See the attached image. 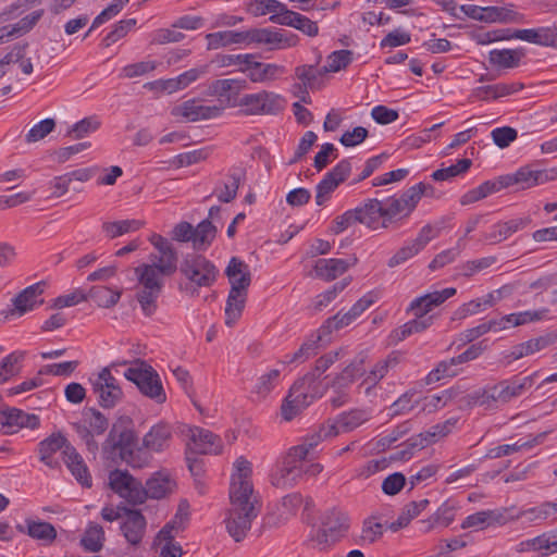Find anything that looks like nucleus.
<instances>
[{
  "label": "nucleus",
  "mask_w": 557,
  "mask_h": 557,
  "mask_svg": "<svg viewBox=\"0 0 557 557\" xmlns=\"http://www.w3.org/2000/svg\"><path fill=\"white\" fill-rule=\"evenodd\" d=\"M177 255L150 253L149 263H141L135 268L139 289L136 299L146 317L157 311V300L162 293L166 276L177 271Z\"/></svg>",
  "instance_id": "f257e3e1"
},
{
  "label": "nucleus",
  "mask_w": 557,
  "mask_h": 557,
  "mask_svg": "<svg viewBox=\"0 0 557 557\" xmlns=\"http://www.w3.org/2000/svg\"><path fill=\"white\" fill-rule=\"evenodd\" d=\"M103 453L113 455L119 453L120 458L132 468H143L149 461L148 454L138 446V436L128 417H120L112 425L102 444Z\"/></svg>",
  "instance_id": "f03ea898"
},
{
  "label": "nucleus",
  "mask_w": 557,
  "mask_h": 557,
  "mask_svg": "<svg viewBox=\"0 0 557 557\" xmlns=\"http://www.w3.org/2000/svg\"><path fill=\"white\" fill-rule=\"evenodd\" d=\"M124 376L133 382L143 395L153 399L157 404H163L166 400L160 375L145 360H134L132 367L124 372Z\"/></svg>",
  "instance_id": "7ed1b4c3"
},
{
  "label": "nucleus",
  "mask_w": 557,
  "mask_h": 557,
  "mask_svg": "<svg viewBox=\"0 0 557 557\" xmlns=\"http://www.w3.org/2000/svg\"><path fill=\"white\" fill-rule=\"evenodd\" d=\"M250 498L251 496L246 494L237 495L236 492L230 495L232 508L226 519V529L236 542H240L246 536L251 528V521L258 516V509Z\"/></svg>",
  "instance_id": "20e7f679"
},
{
  "label": "nucleus",
  "mask_w": 557,
  "mask_h": 557,
  "mask_svg": "<svg viewBox=\"0 0 557 557\" xmlns=\"http://www.w3.org/2000/svg\"><path fill=\"white\" fill-rule=\"evenodd\" d=\"M180 271L195 287H210L219 275L218 268L209 259L196 253L183 259Z\"/></svg>",
  "instance_id": "39448f33"
},
{
  "label": "nucleus",
  "mask_w": 557,
  "mask_h": 557,
  "mask_svg": "<svg viewBox=\"0 0 557 557\" xmlns=\"http://www.w3.org/2000/svg\"><path fill=\"white\" fill-rule=\"evenodd\" d=\"M128 361L113 362L111 366L103 368L95 379H90L92 392L98 396V404L110 409L115 407L123 398V391L117 380L111 373V368L115 366H125Z\"/></svg>",
  "instance_id": "423d86ee"
},
{
  "label": "nucleus",
  "mask_w": 557,
  "mask_h": 557,
  "mask_svg": "<svg viewBox=\"0 0 557 557\" xmlns=\"http://www.w3.org/2000/svg\"><path fill=\"white\" fill-rule=\"evenodd\" d=\"M109 485L114 493L133 506L146 502L141 481L133 476L127 470L115 469L111 471Z\"/></svg>",
  "instance_id": "0eeeda50"
},
{
  "label": "nucleus",
  "mask_w": 557,
  "mask_h": 557,
  "mask_svg": "<svg viewBox=\"0 0 557 557\" xmlns=\"http://www.w3.org/2000/svg\"><path fill=\"white\" fill-rule=\"evenodd\" d=\"M347 529V516L333 509L323 516L321 528L312 535L311 541L322 550L335 543Z\"/></svg>",
  "instance_id": "6e6552de"
},
{
  "label": "nucleus",
  "mask_w": 557,
  "mask_h": 557,
  "mask_svg": "<svg viewBox=\"0 0 557 557\" xmlns=\"http://www.w3.org/2000/svg\"><path fill=\"white\" fill-rule=\"evenodd\" d=\"M238 106L246 108L243 110L246 115L276 114L283 109V99L274 92L263 90L244 95L240 97Z\"/></svg>",
  "instance_id": "1a4fd4ad"
},
{
  "label": "nucleus",
  "mask_w": 557,
  "mask_h": 557,
  "mask_svg": "<svg viewBox=\"0 0 557 557\" xmlns=\"http://www.w3.org/2000/svg\"><path fill=\"white\" fill-rule=\"evenodd\" d=\"M248 39L249 44L265 45L269 46L270 50L295 47L299 41L296 34L273 27L249 29Z\"/></svg>",
  "instance_id": "9d476101"
},
{
  "label": "nucleus",
  "mask_w": 557,
  "mask_h": 557,
  "mask_svg": "<svg viewBox=\"0 0 557 557\" xmlns=\"http://www.w3.org/2000/svg\"><path fill=\"white\" fill-rule=\"evenodd\" d=\"M351 172L349 159L341 160L331 171H329L322 181L317 185L315 202L318 206L324 205L332 193L345 182Z\"/></svg>",
  "instance_id": "9b49d317"
},
{
  "label": "nucleus",
  "mask_w": 557,
  "mask_h": 557,
  "mask_svg": "<svg viewBox=\"0 0 557 557\" xmlns=\"http://www.w3.org/2000/svg\"><path fill=\"white\" fill-rule=\"evenodd\" d=\"M181 433L189 438L187 446L190 453L206 455L220 451V438L209 430L183 425Z\"/></svg>",
  "instance_id": "f8f14e48"
},
{
  "label": "nucleus",
  "mask_w": 557,
  "mask_h": 557,
  "mask_svg": "<svg viewBox=\"0 0 557 557\" xmlns=\"http://www.w3.org/2000/svg\"><path fill=\"white\" fill-rule=\"evenodd\" d=\"M45 286V282H38L26 287L12 299L14 308L2 310L0 315L7 320L10 315L17 314L21 317L26 312L32 311L44 302V299H39V297L42 295Z\"/></svg>",
  "instance_id": "ddd939ff"
},
{
  "label": "nucleus",
  "mask_w": 557,
  "mask_h": 557,
  "mask_svg": "<svg viewBox=\"0 0 557 557\" xmlns=\"http://www.w3.org/2000/svg\"><path fill=\"white\" fill-rule=\"evenodd\" d=\"M504 176L507 182V187L517 184L520 185L522 189H527L555 180L557 177V171L554 169L539 170L534 169L533 165H525L520 168L516 173Z\"/></svg>",
  "instance_id": "4468645a"
},
{
  "label": "nucleus",
  "mask_w": 557,
  "mask_h": 557,
  "mask_svg": "<svg viewBox=\"0 0 557 557\" xmlns=\"http://www.w3.org/2000/svg\"><path fill=\"white\" fill-rule=\"evenodd\" d=\"M0 424L5 434H13L22 428L37 429L40 419L37 414L27 413L21 409L3 406L0 408Z\"/></svg>",
  "instance_id": "2eb2a0df"
},
{
  "label": "nucleus",
  "mask_w": 557,
  "mask_h": 557,
  "mask_svg": "<svg viewBox=\"0 0 557 557\" xmlns=\"http://www.w3.org/2000/svg\"><path fill=\"white\" fill-rule=\"evenodd\" d=\"M246 82L224 78L212 82L208 87V95L218 97L221 106L224 108H234L238 106L239 92L245 88Z\"/></svg>",
  "instance_id": "dca6fc26"
},
{
  "label": "nucleus",
  "mask_w": 557,
  "mask_h": 557,
  "mask_svg": "<svg viewBox=\"0 0 557 557\" xmlns=\"http://www.w3.org/2000/svg\"><path fill=\"white\" fill-rule=\"evenodd\" d=\"M126 512L120 530L129 545L138 546L146 533L147 520L140 510L131 508Z\"/></svg>",
  "instance_id": "f3484780"
},
{
  "label": "nucleus",
  "mask_w": 557,
  "mask_h": 557,
  "mask_svg": "<svg viewBox=\"0 0 557 557\" xmlns=\"http://www.w3.org/2000/svg\"><path fill=\"white\" fill-rule=\"evenodd\" d=\"M555 343H557V330L549 331L539 337L515 345L506 358L509 359L508 362H511L512 360H518L541 351Z\"/></svg>",
  "instance_id": "a211bd4d"
},
{
  "label": "nucleus",
  "mask_w": 557,
  "mask_h": 557,
  "mask_svg": "<svg viewBox=\"0 0 557 557\" xmlns=\"http://www.w3.org/2000/svg\"><path fill=\"white\" fill-rule=\"evenodd\" d=\"M176 488V482L166 471L153 473L144 485L146 500L148 498L161 499L172 494Z\"/></svg>",
  "instance_id": "6ab92c4d"
},
{
  "label": "nucleus",
  "mask_w": 557,
  "mask_h": 557,
  "mask_svg": "<svg viewBox=\"0 0 557 557\" xmlns=\"http://www.w3.org/2000/svg\"><path fill=\"white\" fill-rule=\"evenodd\" d=\"M357 262L358 259L355 256L349 259H319L315 262L313 270L317 277L326 282H331L337 276L342 275Z\"/></svg>",
  "instance_id": "aec40b11"
},
{
  "label": "nucleus",
  "mask_w": 557,
  "mask_h": 557,
  "mask_svg": "<svg viewBox=\"0 0 557 557\" xmlns=\"http://www.w3.org/2000/svg\"><path fill=\"white\" fill-rule=\"evenodd\" d=\"M306 473L304 465H297L292 458H284L275 473L271 475V483L277 488L293 487Z\"/></svg>",
  "instance_id": "412c9836"
},
{
  "label": "nucleus",
  "mask_w": 557,
  "mask_h": 557,
  "mask_svg": "<svg viewBox=\"0 0 557 557\" xmlns=\"http://www.w3.org/2000/svg\"><path fill=\"white\" fill-rule=\"evenodd\" d=\"M530 223L531 219L529 216L516 218L506 222H498L493 225L491 232L484 234L483 239L491 245L498 244L506 240L513 233L525 228Z\"/></svg>",
  "instance_id": "4be33fe9"
},
{
  "label": "nucleus",
  "mask_w": 557,
  "mask_h": 557,
  "mask_svg": "<svg viewBox=\"0 0 557 557\" xmlns=\"http://www.w3.org/2000/svg\"><path fill=\"white\" fill-rule=\"evenodd\" d=\"M509 511L508 508L478 511L463 520L461 529H484L492 524H505L508 521Z\"/></svg>",
  "instance_id": "5701e85b"
},
{
  "label": "nucleus",
  "mask_w": 557,
  "mask_h": 557,
  "mask_svg": "<svg viewBox=\"0 0 557 557\" xmlns=\"http://www.w3.org/2000/svg\"><path fill=\"white\" fill-rule=\"evenodd\" d=\"M172 438V426L164 421L154 424L143 438L144 450L160 453L169 447Z\"/></svg>",
  "instance_id": "b1692460"
},
{
  "label": "nucleus",
  "mask_w": 557,
  "mask_h": 557,
  "mask_svg": "<svg viewBox=\"0 0 557 557\" xmlns=\"http://www.w3.org/2000/svg\"><path fill=\"white\" fill-rule=\"evenodd\" d=\"M225 275L228 278L231 288L248 293V287L251 284V272L248 264L236 257H232L225 269Z\"/></svg>",
  "instance_id": "393cba45"
},
{
  "label": "nucleus",
  "mask_w": 557,
  "mask_h": 557,
  "mask_svg": "<svg viewBox=\"0 0 557 557\" xmlns=\"http://www.w3.org/2000/svg\"><path fill=\"white\" fill-rule=\"evenodd\" d=\"M234 467L236 472L232 476L230 494L236 492L237 495L246 494V496H251L253 491L250 482L252 473L251 462L244 457H239L236 459Z\"/></svg>",
  "instance_id": "a878e982"
},
{
  "label": "nucleus",
  "mask_w": 557,
  "mask_h": 557,
  "mask_svg": "<svg viewBox=\"0 0 557 557\" xmlns=\"http://www.w3.org/2000/svg\"><path fill=\"white\" fill-rule=\"evenodd\" d=\"M354 210L358 218V222L372 230H377L379 226H381V218L384 220L383 202L377 199H368L364 203Z\"/></svg>",
  "instance_id": "bb28decb"
},
{
  "label": "nucleus",
  "mask_w": 557,
  "mask_h": 557,
  "mask_svg": "<svg viewBox=\"0 0 557 557\" xmlns=\"http://www.w3.org/2000/svg\"><path fill=\"white\" fill-rule=\"evenodd\" d=\"M63 460L78 483L85 487L91 486L88 468L73 446H66V450H63Z\"/></svg>",
  "instance_id": "cd10ccee"
},
{
  "label": "nucleus",
  "mask_w": 557,
  "mask_h": 557,
  "mask_svg": "<svg viewBox=\"0 0 557 557\" xmlns=\"http://www.w3.org/2000/svg\"><path fill=\"white\" fill-rule=\"evenodd\" d=\"M506 38H516L540 46H554L557 41V33L550 27L517 29Z\"/></svg>",
  "instance_id": "c85d7f7f"
},
{
  "label": "nucleus",
  "mask_w": 557,
  "mask_h": 557,
  "mask_svg": "<svg viewBox=\"0 0 557 557\" xmlns=\"http://www.w3.org/2000/svg\"><path fill=\"white\" fill-rule=\"evenodd\" d=\"M239 71L247 72L251 82L261 83L273 79L277 73L284 72V67L277 64L258 62L255 54H252L248 65L239 67Z\"/></svg>",
  "instance_id": "c756f323"
},
{
  "label": "nucleus",
  "mask_w": 557,
  "mask_h": 557,
  "mask_svg": "<svg viewBox=\"0 0 557 557\" xmlns=\"http://www.w3.org/2000/svg\"><path fill=\"white\" fill-rule=\"evenodd\" d=\"M208 50H216L234 44H249L248 30H223L206 35Z\"/></svg>",
  "instance_id": "7c9ffc66"
},
{
  "label": "nucleus",
  "mask_w": 557,
  "mask_h": 557,
  "mask_svg": "<svg viewBox=\"0 0 557 557\" xmlns=\"http://www.w3.org/2000/svg\"><path fill=\"white\" fill-rule=\"evenodd\" d=\"M523 88L521 83H499L495 85H487L476 87L472 90V97L480 100L498 99L505 96L512 95Z\"/></svg>",
  "instance_id": "2f4dec72"
},
{
  "label": "nucleus",
  "mask_w": 557,
  "mask_h": 557,
  "mask_svg": "<svg viewBox=\"0 0 557 557\" xmlns=\"http://www.w3.org/2000/svg\"><path fill=\"white\" fill-rule=\"evenodd\" d=\"M312 399L308 396V392L298 391L294 392L293 386L290 387L289 394L285 398L282 405V417L286 421H290L296 417L302 409H305Z\"/></svg>",
  "instance_id": "473e14b6"
},
{
  "label": "nucleus",
  "mask_w": 557,
  "mask_h": 557,
  "mask_svg": "<svg viewBox=\"0 0 557 557\" xmlns=\"http://www.w3.org/2000/svg\"><path fill=\"white\" fill-rule=\"evenodd\" d=\"M469 397L474 405L485 406L486 408H497L499 405H504L499 382L475 391Z\"/></svg>",
  "instance_id": "72a5a7b5"
},
{
  "label": "nucleus",
  "mask_w": 557,
  "mask_h": 557,
  "mask_svg": "<svg viewBox=\"0 0 557 557\" xmlns=\"http://www.w3.org/2000/svg\"><path fill=\"white\" fill-rule=\"evenodd\" d=\"M248 293L239 292L237 288H231L225 307V324L232 326L242 315L245 308Z\"/></svg>",
  "instance_id": "f704fd0d"
},
{
  "label": "nucleus",
  "mask_w": 557,
  "mask_h": 557,
  "mask_svg": "<svg viewBox=\"0 0 557 557\" xmlns=\"http://www.w3.org/2000/svg\"><path fill=\"white\" fill-rule=\"evenodd\" d=\"M25 522L27 523L26 534L41 542L42 545H50L57 539V530L51 523L33 519H26Z\"/></svg>",
  "instance_id": "c9c22d12"
},
{
  "label": "nucleus",
  "mask_w": 557,
  "mask_h": 557,
  "mask_svg": "<svg viewBox=\"0 0 557 557\" xmlns=\"http://www.w3.org/2000/svg\"><path fill=\"white\" fill-rule=\"evenodd\" d=\"M363 361V358H359L350 362L339 374H337L332 380L330 387L333 389H343L351 384L357 377L364 373Z\"/></svg>",
  "instance_id": "e433bc0d"
},
{
  "label": "nucleus",
  "mask_w": 557,
  "mask_h": 557,
  "mask_svg": "<svg viewBox=\"0 0 557 557\" xmlns=\"http://www.w3.org/2000/svg\"><path fill=\"white\" fill-rule=\"evenodd\" d=\"M429 504V499L410 502L404 507L398 518L393 521L388 528L393 532H397L398 530L407 527L413 518L418 517L428 507Z\"/></svg>",
  "instance_id": "4c0bfd02"
},
{
  "label": "nucleus",
  "mask_w": 557,
  "mask_h": 557,
  "mask_svg": "<svg viewBox=\"0 0 557 557\" xmlns=\"http://www.w3.org/2000/svg\"><path fill=\"white\" fill-rule=\"evenodd\" d=\"M194 232L193 247L195 250L201 251L206 250L211 245L218 230L209 219H206L194 227Z\"/></svg>",
  "instance_id": "58836bf2"
},
{
  "label": "nucleus",
  "mask_w": 557,
  "mask_h": 557,
  "mask_svg": "<svg viewBox=\"0 0 557 557\" xmlns=\"http://www.w3.org/2000/svg\"><path fill=\"white\" fill-rule=\"evenodd\" d=\"M87 295V299L90 298L94 300L97 306L101 308H111L114 307L122 295L121 290H113L108 286H92Z\"/></svg>",
  "instance_id": "ea45409f"
},
{
  "label": "nucleus",
  "mask_w": 557,
  "mask_h": 557,
  "mask_svg": "<svg viewBox=\"0 0 557 557\" xmlns=\"http://www.w3.org/2000/svg\"><path fill=\"white\" fill-rule=\"evenodd\" d=\"M320 375L321 374H319L314 368L313 371L308 372L300 380L296 381L293 384V391H306L308 392V396L310 397V399L322 397L325 389L330 387V384H326L324 387H321L317 383V380L319 379Z\"/></svg>",
  "instance_id": "a19ab883"
},
{
  "label": "nucleus",
  "mask_w": 557,
  "mask_h": 557,
  "mask_svg": "<svg viewBox=\"0 0 557 557\" xmlns=\"http://www.w3.org/2000/svg\"><path fill=\"white\" fill-rule=\"evenodd\" d=\"M320 375L321 374H319L314 368L313 371L308 372L300 380L296 381L293 384V391H306L308 392V396L310 397V399L322 397L325 389L330 387V384H326L324 387H321L317 383V380L319 379Z\"/></svg>",
  "instance_id": "79ce46f5"
},
{
  "label": "nucleus",
  "mask_w": 557,
  "mask_h": 557,
  "mask_svg": "<svg viewBox=\"0 0 557 557\" xmlns=\"http://www.w3.org/2000/svg\"><path fill=\"white\" fill-rule=\"evenodd\" d=\"M523 52L511 49H494L490 52V63L503 69H513L519 65Z\"/></svg>",
  "instance_id": "37998d69"
},
{
  "label": "nucleus",
  "mask_w": 557,
  "mask_h": 557,
  "mask_svg": "<svg viewBox=\"0 0 557 557\" xmlns=\"http://www.w3.org/2000/svg\"><path fill=\"white\" fill-rule=\"evenodd\" d=\"M325 335L326 334H323L319 331L318 336H311L310 338L302 343V345L296 352H294L290 356H286V360L284 361V363H302L310 357L315 356L318 354L319 342H321L323 339V336Z\"/></svg>",
  "instance_id": "c03bdc74"
},
{
  "label": "nucleus",
  "mask_w": 557,
  "mask_h": 557,
  "mask_svg": "<svg viewBox=\"0 0 557 557\" xmlns=\"http://www.w3.org/2000/svg\"><path fill=\"white\" fill-rule=\"evenodd\" d=\"M104 541V531L99 524H90L81 539V544L85 550L98 553L102 549Z\"/></svg>",
  "instance_id": "a18cd8bd"
},
{
  "label": "nucleus",
  "mask_w": 557,
  "mask_h": 557,
  "mask_svg": "<svg viewBox=\"0 0 557 557\" xmlns=\"http://www.w3.org/2000/svg\"><path fill=\"white\" fill-rule=\"evenodd\" d=\"M325 73L321 69H317L315 65H299L295 69V76L300 81L299 84L310 87L311 90L319 89L321 87L320 78Z\"/></svg>",
  "instance_id": "49530a36"
},
{
  "label": "nucleus",
  "mask_w": 557,
  "mask_h": 557,
  "mask_svg": "<svg viewBox=\"0 0 557 557\" xmlns=\"http://www.w3.org/2000/svg\"><path fill=\"white\" fill-rule=\"evenodd\" d=\"M66 446L72 445L61 433H52L38 444L39 459L45 460L48 455L53 456L60 449L66 450Z\"/></svg>",
  "instance_id": "de8ad7c7"
},
{
  "label": "nucleus",
  "mask_w": 557,
  "mask_h": 557,
  "mask_svg": "<svg viewBox=\"0 0 557 557\" xmlns=\"http://www.w3.org/2000/svg\"><path fill=\"white\" fill-rule=\"evenodd\" d=\"M144 225L143 221L139 220H122L115 222H104L102 230L110 238L122 236L126 233L139 230Z\"/></svg>",
  "instance_id": "09e8293b"
},
{
  "label": "nucleus",
  "mask_w": 557,
  "mask_h": 557,
  "mask_svg": "<svg viewBox=\"0 0 557 557\" xmlns=\"http://www.w3.org/2000/svg\"><path fill=\"white\" fill-rule=\"evenodd\" d=\"M426 190H431L432 193H434V188L432 185L419 183L408 188L401 195L403 201H405V206H407V212L405 213V216H407L411 211H413L422 196L426 194Z\"/></svg>",
  "instance_id": "8fccbe9b"
},
{
  "label": "nucleus",
  "mask_w": 557,
  "mask_h": 557,
  "mask_svg": "<svg viewBox=\"0 0 557 557\" xmlns=\"http://www.w3.org/2000/svg\"><path fill=\"white\" fill-rule=\"evenodd\" d=\"M352 51L337 50L333 51L329 57V64L322 66L323 73L338 72L346 69L352 62Z\"/></svg>",
  "instance_id": "3c124183"
},
{
  "label": "nucleus",
  "mask_w": 557,
  "mask_h": 557,
  "mask_svg": "<svg viewBox=\"0 0 557 557\" xmlns=\"http://www.w3.org/2000/svg\"><path fill=\"white\" fill-rule=\"evenodd\" d=\"M471 165L472 161L470 159H460L456 164L434 171L432 173V178L437 182L447 181L467 172Z\"/></svg>",
  "instance_id": "603ef678"
},
{
  "label": "nucleus",
  "mask_w": 557,
  "mask_h": 557,
  "mask_svg": "<svg viewBox=\"0 0 557 557\" xmlns=\"http://www.w3.org/2000/svg\"><path fill=\"white\" fill-rule=\"evenodd\" d=\"M57 126L55 120L48 117L39 123L35 124L26 134L25 141L27 144L37 143L48 136L51 132L54 131Z\"/></svg>",
  "instance_id": "864d4df0"
},
{
  "label": "nucleus",
  "mask_w": 557,
  "mask_h": 557,
  "mask_svg": "<svg viewBox=\"0 0 557 557\" xmlns=\"http://www.w3.org/2000/svg\"><path fill=\"white\" fill-rule=\"evenodd\" d=\"M384 209V220L381 223V227L387 228L392 220L401 213L407 212V206H405V201H403V197L399 198L391 197L385 203H383Z\"/></svg>",
  "instance_id": "5fc2aeb1"
},
{
  "label": "nucleus",
  "mask_w": 557,
  "mask_h": 557,
  "mask_svg": "<svg viewBox=\"0 0 557 557\" xmlns=\"http://www.w3.org/2000/svg\"><path fill=\"white\" fill-rule=\"evenodd\" d=\"M549 506L550 502H545L537 507L519 510L515 515L509 516L508 520L520 519L522 517H525L529 522L545 520L550 516Z\"/></svg>",
  "instance_id": "6e6d98bb"
},
{
  "label": "nucleus",
  "mask_w": 557,
  "mask_h": 557,
  "mask_svg": "<svg viewBox=\"0 0 557 557\" xmlns=\"http://www.w3.org/2000/svg\"><path fill=\"white\" fill-rule=\"evenodd\" d=\"M357 314L352 313V310H348L347 312L343 313L338 312L332 318H329L324 324L320 327V332L323 334H331L333 330H338L344 326L349 325L352 321L357 319Z\"/></svg>",
  "instance_id": "4d7b16f0"
},
{
  "label": "nucleus",
  "mask_w": 557,
  "mask_h": 557,
  "mask_svg": "<svg viewBox=\"0 0 557 557\" xmlns=\"http://www.w3.org/2000/svg\"><path fill=\"white\" fill-rule=\"evenodd\" d=\"M128 2L129 0H113L108 8H106L100 14H98L95 17L91 27L87 32L86 36H88L94 29H96L103 23L116 16Z\"/></svg>",
  "instance_id": "13d9d810"
},
{
  "label": "nucleus",
  "mask_w": 557,
  "mask_h": 557,
  "mask_svg": "<svg viewBox=\"0 0 557 557\" xmlns=\"http://www.w3.org/2000/svg\"><path fill=\"white\" fill-rule=\"evenodd\" d=\"M99 126L100 122L96 117L88 116L75 123L72 128L69 129L67 136L74 139H81L86 135L96 132Z\"/></svg>",
  "instance_id": "bf43d9fd"
},
{
  "label": "nucleus",
  "mask_w": 557,
  "mask_h": 557,
  "mask_svg": "<svg viewBox=\"0 0 557 557\" xmlns=\"http://www.w3.org/2000/svg\"><path fill=\"white\" fill-rule=\"evenodd\" d=\"M368 420L362 410H351L338 416V424L343 432H350Z\"/></svg>",
  "instance_id": "052dcab7"
},
{
  "label": "nucleus",
  "mask_w": 557,
  "mask_h": 557,
  "mask_svg": "<svg viewBox=\"0 0 557 557\" xmlns=\"http://www.w3.org/2000/svg\"><path fill=\"white\" fill-rule=\"evenodd\" d=\"M44 10H37L21 18L10 30L7 32L8 37L18 34L28 33L41 18Z\"/></svg>",
  "instance_id": "680f3d73"
},
{
  "label": "nucleus",
  "mask_w": 557,
  "mask_h": 557,
  "mask_svg": "<svg viewBox=\"0 0 557 557\" xmlns=\"http://www.w3.org/2000/svg\"><path fill=\"white\" fill-rule=\"evenodd\" d=\"M457 290L454 287H447L443 290H436L433 293L425 294L421 297L416 298V305L428 301L431 309L442 305L445 300L456 295Z\"/></svg>",
  "instance_id": "e2e57ef3"
},
{
  "label": "nucleus",
  "mask_w": 557,
  "mask_h": 557,
  "mask_svg": "<svg viewBox=\"0 0 557 557\" xmlns=\"http://www.w3.org/2000/svg\"><path fill=\"white\" fill-rule=\"evenodd\" d=\"M136 25L135 18L122 20L114 25V28L103 39L104 46L109 47L123 38Z\"/></svg>",
  "instance_id": "0e129e2a"
},
{
  "label": "nucleus",
  "mask_w": 557,
  "mask_h": 557,
  "mask_svg": "<svg viewBox=\"0 0 557 557\" xmlns=\"http://www.w3.org/2000/svg\"><path fill=\"white\" fill-rule=\"evenodd\" d=\"M199 103L196 99L184 101L182 104L172 109L173 116L182 115L190 122L199 121Z\"/></svg>",
  "instance_id": "69168bd1"
},
{
  "label": "nucleus",
  "mask_w": 557,
  "mask_h": 557,
  "mask_svg": "<svg viewBox=\"0 0 557 557\" xmlns=\"http://www.w3.org/2000/svg\"><path fill=\"white\" fill-rule=\"evenodd\" d=\"M84 416L89 417V428L96 435H101L107 431L109 421L98 409L88 408L84 411Z\"/></svg>",
  "instance_id": "338daca9"
},
{
  "label": "nucleus",
  "mask_w": 557,
  "mask_h": 557,
  "mask_svg": "<svg viewBox=\"0 0 557 557\" xmlns=\"http://www.w3.org/2000/svg\"><path fill=\"white\" fill-rule=\"evenodd\" d=\"M284 8V3L278 0H253L250 4V12L255 16H262L268 13L276 14Z\"/></svg>",
  "instance_id": "774afa93"
}]
</instances>
